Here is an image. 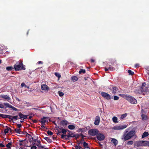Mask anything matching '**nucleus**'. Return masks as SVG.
I'll return each mask as SVG.
<instances>
[{
  "instance_id": "f257e3e1",
  "label": "nucleus",
  "mask_w": 149,
  "mask_h": 149,
  "mask_svg": "<svg viewBox=\"0 0 149 149\" xmlns=\"http://www.w3.org/2000/svg\"><path fill=\"white\" fill-rule=\"evenodd\" d=\"M14 69L15 71H19L20 70H25V66L24 65L22 61L16 63L14 66Z\"/></svg>"
},
{
  "instance_id": "f03ea898",
  "label": "nucleus",
  "mask_w": 149,
  "mask_h": 149,
  "mask_svg": "<svg viewBox=\"0 0 149 149\" xmlns=\"http://www.w3.org/2000/svg\"><path fill=\"white\" fill-rule=\"evenodd\" d=\"M122 96L131 104H134L137 103L136 100L130 95L123 94Z\"/></svg>"
},
{
  "instance_id": "7ed1b4c3",
  "label": "nucleus",
  "mask_w": 149,
  "mask_h": 149,
  "mask_svg": "<svg viewBox=\"0 0 149 149\" xmlns=\"http://www.w3.org/2000/svg\"><path fill=\"white\" fill-rule=\"evenodd\" d=\"M135 134V131L134 130H131L127 134H124L123 135L124 138L123 139L124 141H126L128 140L133 136Z\"/></svg>"
},
{
  "instance_id": "20e7f679",
  "label": "nucleus",
  "mask_w": 149,
  "mask_h": 149,
  "mask_svg": "<svg viewBox=\"0 0 149 149\" xmlns=\"http://www.w3.org/2000/svg\"><path fill=\"white\" fill-rule=\"evenodd\" d=\"M146 141H139L136 142L134 144V147L146 146Z\"/></svg>"
},
{
  "instance_id": "39448f33",
  "label": "nucleus",
  "mask_w": 149,
  "mask_h": 149,
  "mask_svg": "<svg viewBox=\"0 0 149 149\" xmlns=\"http://www.w3.org/2000/svg\"><path fill=\"white\" fill-rule=\"evenodd\" d=\"M98 133L99 130L97 129H91L88 131V134L92 136L97 135Z\"/></svg>"
},
{
  "instance_id": "423d86ee",
  "label": "nucleus",
  "mask_w": 149,
  "mask_h": 149,
  "mask_svg": "<svg viewBox=\"0 0 149 149\" xmlns=\"http://www.w3.org/2000/svg\"><path fill=\"white\" fill-rule=\"evenodd\" d=\"M97 139L99 141H103L105 139L104 135L102 133H98L96 135Z\"/></svg>"
},
{
  "instance_id": "0eeeda50",
  "label": "nucleus",
  "mask_w": 149,
  "mask_h": 149,
  "mask_svg": "<svg viewBox=\"0 0 149 149\" xmlns=\"http://www.w3.org/2000/svg\"><path fill=\"white\" fill-rule=\"evenodd\" d=\"M49 119V117H43V118H41L40 120H39L41 124H45L46 122H48V120Z\"/></svg>"
},
{
  "instance_id": "6e6552de",
  "label": "nucleus",
  "mask_w": 149,
  "mask_h": 149,
  "mask_svg": "<svg viewBox=\"0 0 149 149\" xmlns=\"http://www.w3.org/2000/svg\"><path fill=\"white\" fill-rule=\"evenodd\" d=\"M102 96L104 98L107 100H109L111 99L110 95L107 93L102 92L101 93Z\"/></svg>"
},
{
  "instance_id": "1a4fd4ad",
  "label": "nucleus",
  "mask_w": 149,
  "mask_h": 149,
  "mask_svg": "<svg viewBox=\"0 0 149 149\" xmlns=\"http://www.w3.org/2000/svg\"><path fill=\"white\" fill-rule=\"evenodd\" d=\"M127 126L125 125H123L121 126H117L114 127L113 129L115 130H122L125 128Z\"/></svg>"
},
{
  "instance_id": "9d476101",
  "label": "nucleus",
  "mask_w": 149,
  "mask_h": 149,
  "mask_svg": "<svg viewBox=\"0 0 149 149\" xmlns=\"http://www.w3.org/2000/svg\"><path fill=\"white\" fill-rule=\"evenodd\" d=\"M134 92L136 94H141L142 93L143 94H144L141 86L137 87L135 90Z\"/></svg>"
},
{
  "instance_id": "9b49d317",
  "label": "nucleus",
  "mask_w": 149,
  "mask_h": 149,
  "mask_svg": "<svg viewBox=\"0 0 149 149\" xmlns=\"http://www.w3.org/2000/svg\"><path fill=\"white\" fill-rule=\"evenodd\" d=\"M146 83L144 82L142 83V86H141L143 93L146 92L148 90V87L146 86Z\"/></svg>"
},
{
  "instance_id": "f8f14e48",
  "label": "nucleus",
  "mask_w": 149,
  "mask_h": 149,
  "mask_svg": "<svg viewBox=\"0 0 149 149\" xmlns=\"http://www.w3.org/2000/svg\"><path fill=\"white\" fill-rule=\"evenodd\" d=\"M18 116L19 117V118L22 120H24L27 118V117L29 115H24L22 114L21 113L19 112L18 113Z\"/></svg>"
},
{
  "instance_id": "ddd939ff",
  "label": "nucleus",
  "mask_w": 149,
  "mask_h": 149,
  "mask_svg": "<svg viewBox=\"0 0 149 149\" xmlns=\"http://www.w3.org/2000/svg\"><path fill=\"white\" fill-rule=\"evenodd\" d=\"M100 121V118L99 116H96L94 122V124L96 125H99Z\"/></svg>"
},
{
  "instance_id": "4468645a",
  "label": "nucleus",
  "mask_w": 149,
  "mask_h": 149,
  "mask_svg": "<svg viewBox=\"0 0 149 149\" xmlns=\"http://www.w3.org/2000/svg\"><path fill=\"white\" fill-rule=\"evenodd\" d=\"M10 118L9 119L10 120H9V122H11L12 121L13 123H14L13 122V120L15 119V120H17L18 119V116H12L10 115Z\"/></svg>"
},
{
  "instance_id": "2eb2a0df",
  "label": "nucleus",
  "mask_w": 149,
  "mask_h": 149,
  "mask_svg": "<svg viewBox=\"0 0 149 149\" xmlns=\"http://www.w3.org/2000/svg\"><path fill=\"white\" fill-rule=\"evenodd\" d=\"M1 98L4 99H6L8 101H9L10 100V98L7 95H1Z\"/></svg>"
},
{
  "instance_id": "dca6fc26",
  "label": "nucleus",
  "mask_w": 149,
  "mask_h": 149,
  "mask_svg": "<svg viewBox=\"0 0 149 149\" xmlns=\"http://www.w3.org/2000/svg\"><path fill=\"white\" fill-rule=\"evenodd\" d=\"M61 124L63 126H65L68 124V121L65 120H62L61 121Z\"/></svg>"
},
{
  "instance_id": "f3484780",
  "label": "nucleus",
  "mask_w": 149,
  "mask_h": 149,
  "mask_svg": "<svg viewBox=\"0 0 149 149\" xmlns=\"http://www.w3.org/2000/svg\"><path fill=\"white\" fill-rule=\"evenodd\" d=\"M111 142L114 144L113 145L116 146L118 143V141L115 139L112 138Z\"/></svg>"
},
{
  "instance_id": "a211bd4d",
  "label": "nucleus",
  "mask_w": 149,
  "mask_h": 149,
  "mask_svg": "<svg viewBox=\"0 0 149 149\" xmlns=\"http://www.w3.org/2000/svg\"><path fill=\"white\" fill-rule=\"evenodd\" d=\"M112 93L114 94H116L118 90V88L116 86H113L112 88Z\"/></svg>"
},
{
  "instance_id": "6ab92c4d",
  "label": "nucleus",
  "mask_w": 149,
  "mask_h": 149,
  "mask_svg": "<svg viewBox=\"0 0 149 149\" xmlns=\"http://www.w3.org/2000/svg\"><path fill=\"white\" fill-rule=\"evenodd\" d=\"M41 89L43 90H47L48 89V87L46 84H42L41 86Z\"/></svg>"
},
{
  "instance_id": "aec40b11",
  "label": "nucleus",
  "mask_w": 149,
  "mask_h": 149,
  "mask_svg": "<svg viewBox=\"0 0 149 149\" xmlns=\"http://www.w3.org/2000/svg\"><path fill=\"white\" fill-rule=\"evenodd\" d=\"M0 116L3 118H8L9 119H10V115H4L0 113Z\"/></svg>"
},
{
  "instance_id": "412c9836",
  "label": "nucleus",
  "mask_w": 149,
  "mask_h": 149,
  "mask_svg": "<svg viewBox=\"0 0 149 149\" xmlns=\"http://www.w3.org/2000/svg\"><path fill=\"white\" fill-rule=\"evenodd\" d=\"M25 132L26 133V136H27V135L28 136V137L29 138V140H30V141H31V140H33V137H32V136L30 134H28L26 132Z\"/></svg>"
},
{
  "instance_id": "4be33fe9",
  "label": "nucleus",
  "mask_w": 149,
  "mask_h": 149,
  "mask_svg": "<svg viewBox=\"0 0 149 149\" xmlns=\"http://www.w3.org/2000/svg\"><path fill=\"white\" fill-rule=\"evenodd\" d=\"M149 135V134L148 132H145L142 135V138H143L146 137L148 136Z\"/></svg>"
},
{
  "instance_id": "5701e85b",
  "label": "nucleus",
  "mask_w": 149,
  "mask_h": 149,
  "mask_svg": "<svg viewBox=\"0 0 149 149\" xmlns=\"http://www.w3.org/2000/svg\"><path fill=\"white\" fill-rule=\"evenodd\" d=\"M111 64L112 65H115V66H116H116H117L118 65V64H117V63L116 60H113L111 61Z\"/></svg>"
},
{
  "instance_id": "b1692460",
  "label": "nucleus",
  "mask_w": 149,
  "mask_h": 149,
  "mask_svg": "<svg viewBox=\"0 0 149 149\" xmlns=\"http://www.w3.org/2000/svg\"><path fill=\"white\" fill-rule=\"evenodd\" d=\"M71 79L73 81L75 82L78 80V78L76 76H73L71 77Z\"/></svg>"
},
{
  "instance_id": "393cba45",
  "label": "nucleus",
  "mask_w": 149,
  "mask_h": 149,
  "mask_svg": "<svg viewBox=\"0 0 149 149\" xmlns=\"http://www.w3.org/2000/svg\"><path fill=\"white\" fill-rule=\"evenodd\" d=\"M68 127L69 129L73 130L75 128V127L73 125H68Z\"/></svg>"
},
{
  "instance_id": "a878e982",
  "label": "nucleus",
  "mask_w": 149,
  "mask_h": 149,
  "mask_svg": "<svg viewBox=\"0 0 149 149\" xmlns=\"http://www.w3.org/2000/svg\"><path fill=\"white\" fill-rule=\"evenodd\" d=\"M141 116L142 120H146L147 119V116L144 114H141Z\"/></svg>"
},
{
  "instance_id": "bb28decb",
  "label": "nucleus",
  "mask_w": 149,
  "mask_h": 149,
  "mask_svg": "<svg viewBox=\"0 0 149 149\" xmlns=\"http://www.w3.org/2000/svg\"><path fill=\"white\" fill-rule=\"evenodd\" d=\"M117 120V118L116 116L113 117L112 118L113 121L115 123H118Z\"/></svg>"
},
{
  "instance_id": "cd10ccee",
  "label": "nucleus",
  "mask_w": 149,
  "mask_h": 149,
  "mask_svg": "<svg viewBox=\"0 0 149 149\" xmlns=\"http://www.w3.org/2000/svg\"><path fill=\"white\" fill-rule=\"evenodd\" d=\"M20 129H15L14 130L15 132L17 133L20 134L21 132Z\"/></svg>"
},
{
  "instance_id": "c85d7f7f",
  "label": "nucleus",
  "mask_w": 149,
  "mask_h": 149,
  "mask_svg": "<svg viewBox=\"0 0 149 149\" xmlns=\"http://www.w3.org/2000/svg\"><path fill=\"white\" fill-rule=\"evenodd\" d=\"M3 104L4 105V106L6 107L5 108H6L7 107L10 108V107L11 105L8 103H3Z\"/></svg>"
},
{
  "instance_id": "c756f323",
  "label": "nucleus",
  "mask_w": 149,
  "mask_h": 149,
  "mask_svg": "<svg viewBox=\"0 0 149 149\" xmlns=\"http://www.w3.org/2000/svg\"><path fill=\"white\" fill-rule=\"evenodd\" d=\"M13 69V67L12 66H8L6 68V70L8 71H11Z\"/></svg>"
},
{
  "instance_id": "7c9ffc66",
  "label": "nucleus",
  "mask_w": 149,
  "mask_h": 149,
  "mask_svg": "<svg viewBox=\"0 0 149 149\" xmlns=\"http://www.w3.org/2000/svg\"><path fill=\"white\" fill-rule=\"evenodd\" d=\"M44 139L46 140L49 143H51L52 142V140L49 137H45L44 138Z\"/></svg>"
},
{
  "instance_id": "2f4dec72",
  "label": "nucleus",
  "mask_w": 149,
  "mask_h": 149,
  "mask_svg": "<svg viewBox=\"0 0 149 149\" xmlns=\"http://www.w3.org/2000/svg\"><path fill=\"white\" fill-rule=\"evenodd\" d=\"M127 116V114L126 113L122 114L120 117V119H123L124 118L126 117Z\"/></svg>"
},
{
  "instance_id": "473e14b6",
  "label": "nucleus",
  "mask_w": 149,
  "mask_h": 149,
  "mask_svg": "<svg viewBox=\"0 0 149 149\" xmlns=\"http://www.w3.org/2000/svg\"><path fill=\"white\" fill-rule=\"evenodd\" d=\"M12 145V143L11 142L8 143L6 145V146L8 148H11V146Z\"/></svg>"
},
{
  "instance_id": "72a5a7b5",
  "label": "nucleus",
  "mask_w": 149,
  "mask_h": 149,
  "mask_svg": "<svg viewBox=\"0 0 149 149\" xmlns=\"http://www.w3.org/2000/svg\"><path fill=\"white\" fill-rule=\"evenodd\" d=\"M108 67L109 70L111 71H113L114 70V68L112 67L111 65H110Z\"/></svg>"
},
{
  "instance_id": "f704fd0d",
  "label": "nucleus",
  "mask_w": 149,
  "mask_h": 149,
  "mask_svg": "<svg viewBox=\"0 0 149 149\" xmlns=\"http://www.w3.org/2000/svg\"><path fill=\"white\" fill-rule=\"evenodd\" d=\"M58 94L59 95L60 97H62L64 95V93L60 91H58Z\"/></svg>"
},
{
  "instance_id": "c9c22d12",
  "label": "nucleus",
  "mask_w": 149,
  "mask_h": 149,
  "mask_svg": "<svg viewBox=\"0 0 149 149\" xmlns=\"http://www.w3.org/2000/svg\"><path fill=\"white\" fill-rule=\"evenodd\" d=\"M6 127H8L7 128L5 129L4 130V132L5 134H6L8 132L9 129L8 127L7 126H6Z\"/></svg>"
},
{
  "instance_id": "e433bc0d",
  "label": "nucleus",
  "mask_w": 149,
  "mask_h": 149,
  "mask_svg": "<svg viewBox=\"0 0 149 149\" xmlns=\"http://www.w3.org/2000/svg\"><path fill=\"white\" fill-rule=\"evenodd\" d=\"M86 71L85 70L83 69H80V70L79 71V74H81L82 72L83 73H85Z\"/></svg>"
},
{
  "instance_id": "4c0bfd02",
  "label": "nucleus",
  "mask_w": 149,
  "mask_h": 149,
  "mask_svg": "<svg viewBox=\"0 0 149 149\" xmlns=\"http://www.w3.org/2000/svg\"><path fill=\"white\" fill-rule=\"evenodd\" d=\"M128 72L129 73V74L130 75H132L134 74V73L132 71L130 70H128Z\"/></svg>"
},
{
  "instance_id": "58836bf2",
  "label": "nucleus",
  "mask_w": 149,
  "mask_h": 149,
  "mask_svg": "<svg viewBox=\"0 0 149 149\" xmlns=\"http://www.w3.org/2000/svg\"><path fill=\"white\" fill-rule=\"evenodd\" d=\"M69 136H70V137H74L75 136H74V134L73 133H68V134Z\"/></svg>"
},
{
  "instance_id": "ea45409f",
  "label": "nucleus",
  "mask_w": 149,
  "mask_h": 149,
  "mask_svg": "<svg viewBox=\"0 0 149 149\" xmlns=\"http://www.w3.org/2000/svg\"><path fill=\"white\" fill-rule=\"evenodd\" d=\"M67 131V130L65 129H63L62 130L61 132L63 134H66V132Z\"/></svg>"
},
{
  "instance_id": "a19ab883",
  "label": "nucleus",
  "mask_w": 149,
  "mask_h": 149,
  "mask_svg": "<svg viewBox=\"0 0 149 149\" xmlns=\"http://www.w3.org/2000/svg\"><path fill=\"white\" fill-rule=\"evenodd\" d=\"M70 136H69L68 135V134H67V135L65 134V137L64 139L66 140H68L70 139Z\"/></svg>"
},
{
  "instance_id": "79ce46f5",
  "label": "nucleus",
  "mask_w": 149,
  "mask_h": 149,
  "mask_svg": "<svg viewBox=\"0 0 149 149\" xmlns=\"http://www.w3.org/2000/svg\"><path fill=\"white\" fill-rule=\"evenodd\" d=\"M33 141V145H35V142H38V140L37 139H33V140H31V141Z\"/></svg>"
},
{
  "instance_id": "37998d69",
  "label": "nucleus",
  "mask_w": 149,
  "mask_h": 149,
  "mask_svg": "<svg viewBox=\"0 0 149 149\" xmlns=\"http://www.w3.org/2000/svg\"><path fill=\"white\" fill-rule=\"evenodd\" d=\"M10 108L12 109H13V110H14L15 111H18V109H17L13 106L12 105H11Z\"/></svg>"
},
{
  "instance_id": "c03bdc74",
  "label": "nucleus",
  "mask_w": 149,
  "mask_h": 149,
  "mask_svg": "<svg viewBox=\"0 0 149 149\" xmlns=\"http://www.w3.org/2000/svg\"><path fill=\"white\" fill-rule=\"evenodd\" d=\"M133 143V142L132 141H128L127 144L128 145H132Z\"/></svg>"
},
{
  "instance_id": "a18cd8bd",
  "label": "nucleus",
  "mask_w": 149,
  "mask_h": 149,
  "mask_svg": "<svg viewBox=\"0 0 149 149\" xmlns=\"http://www.w3.org/2000/svg\"><path fill=\"white\" fill-rule=\"evenodd\" d=\"M74 136H75L74 137L75 138V139L76 140L79 138L80 136L79 134H74Z\"/></svg>"
},
{
  "instance_id": "49530a36",
  "label": "nucleus",
  "mask_w": 149,
  "mask_h": 149,
  "mask_svg": "<svg viewBox=\"0 0 149 149\" xmlns=\"http://www.w3.org/2000/svg\"><path fill=\"white\" fill-rule=\"evenodd\" d=\"M55 75L58 78H59L61 77L60 74L58 73L55 72Z\"/></svg>"
},
{
  "instance_id": "de8ad7c7",
  "label": "nucleus",
  "mask_w": 149,
  "mask_h": 149,
  "mask_svg": "<svg viewBox=\"0 0 149 149\" xmlns=\"http://www.w3.org/2000/svg\"><path fill=\"white\" fill-rule=\"evenodd\" d=\"M75 149H83L80 146H78L76 145L75 146Z\"/></svg>"
},
{
  "instance_id": "09e8293b",
  "label": "nucleus",
  "mask_w": 149,
  "mask_h": 149,
  "mask_svg": "<svg viewBox=\"0 0 149 149\" xmlns=\"http://www.w3.org/2000/svg\"><path fill=\"white\" fill-rule=\"evenodd\" d=\"M47 133L48 135H52L53 134V132L49 130L47 131Z\"/></svg>"
},
{
  "instance_id": "8fccbe9b",
  "label": "nucleus",
  "mask_w": 149,
  "mask_h": 149,
  "mask_svg": "<svg viewBox=\"0 0 149 149\" xmlns=\"http://www.w3.org/2000/svg\"><path fill=\"white\" fill-rule=\"evenodd\" d=\"M83 145L84 147L86 148L87 146L88 145V144L84 141L83 143Z\"/></svg>"
},
{
  "instance_id": "3c124183",
  "label": "nucleus",
  "mask_w": 149,
  "mask_h": 149,
  "mask_svg": "<svg viewBox=\"0 0 149 149\" xmlns=\"http://www.w3.org/2000/svg\"><path fill=\"white\" fill-rule=\"evenodd\" d=\"M84 129H82V128H79L77 130V132H81V133H82L83 132V130H84Z\"/></svg>"
},
{
  "instance_id": "603ef678",
  "label": "nucleus",
  "mask_w": 149,
  "mask_h": 149,
  "mask_svg": "<svg viewBox=\"0 0 149 149\" xmlns=\"http://www.w3.org/2000/svg\"><path fill=\"white\" fill-rule=\"evenodd\" d=\"M119 97L118 96H116V95H115L114 96V99L115 100H118L119 99Z\"/></svg>"
},
{
  "instance_id": "864d4df0",
  "label": "nucleus",
  "mask_w": 149,
  "mask_h": 149,
  "mask_svg": "<svg viewBox=\"0 0 149 149\" xmlns=\"http://www.w3.org/2000/svg\"><path fill=\"white\" fill-rule=\"evenodd\" d=\"M5 145L3 144V142L0 143V147L3 148L5 147Z\"/></svg>"
},
{
  "instance_id": "5fc2aeb1",
  "label": "nucleus",
  "mask_w": 149,
  "mask_h": 149,
  "mask_svg": "<svg viewBox=\"0 0 149 149\" xmlns=\"http://www.w3.org/2000/svg\"><path fill=\"white\" fill-rule=\"evenodd\" d=\"M17 126L19 128V129H20V128L22 127V125L21 124H17Z\"/></svg>"
},
{
  "instance_id": "6e6d98bb",
  "label": "nucleus",
  "mask_w": 149,
  "mask_h": 149,
  "mask_svg": "<svg viewBox=\"0 0 149 149\" xmlns=\"http://www.w3.org/2000/svg\"><path fill=\"white\" fill-rule=\"evenodd\" d=\"M79 134V136H81L82 138V139H84V137H85V136H84V135H83L82 134V133H81V134Z\"/></svg>"
},
{
  "instance_id": "4d7b16f0",
  "label": "nucleus",
  "mask_w": 149,
  "mask_h": 149,
  "mask_svg": "<svg viewBox=\"0 0 149 149\" xmlns=\"http://www.w3.org/2000/svg\"><path fill=\"white\" fill-rule=\"evenodd\" d=\"M65 136V135L62 134L61 135V138L62 139H64Z\"/></svg>"
},
{
  "instance_id": "13d9d810",
  "label": "nucleus",
  "mask_w": 149,
  "mask_h": 149,
  "mask_svg": "<svg viewBox=\"0 0 149 149\" xmlns=\"http://www.w3.org/2000/svg\"><path fill=\"white\" fill-rule=\"evenodd\" d=\"M146 146H148L149 147V141H146Z\"/></svg>"
},
{
  "instance_id": "bf43d9fd",
  "label": "nucleus",
  "mask_w": 149,
  "mask_h": 149,
  "mask_svg": "<svg viewBox=\"0 0 149 149\" xmlns=\"http://www.w3.org/2000/svg\"><path fill=\"white\" fill-rule=\"evenodd\" d=\"M37 146H38L40 148H44V147L43 146H41V145H39V144H36Z\"/></svg>"
},
{
  "instance_id": "052dcab7",
  "label": "nucleus",
  "mask_w": 149,
  "mask_h": 149,
  "mask_svg": "<svg viewBox=\"0 0 149 149\" xmlns=\"http://www.w3.org/2000/svg\"><path fill=\"white\" fill-rule=\"evenodd\" d=\"M37 147L35 146H33L31 147V149H36Z\"/></svg>"
},
{
  "instance_id": "680f3d73",
  "label": "nucleus",
  "mask_w": 149,
  "mask_h": 149,
  "mask_svg": "<svg viewBox=\"0 0 149 149\" xmlns=\"http://www.w3.org/2000/svg\"><path fill=\"white\" fill-rule=\"evenodd\" d=\"M139 65L138 63H136L135 65V67H139Z\"/></svg>"
},
{
  "instance_id": "e2e57ef3",
  "label": "nucleus",
  "mask_w": 149,
  "mask_h": 149,
  "mask_svg": "<svg viewBox=\"0 0 149 149\" xmlns=\"http://www.w3.org/2000/svg\"><path fill=\"white\" fill-rule=\"evenodd\" d=\"M42 125L41 126V127L42 128H45V124H44L43 125V124H41Z\"/></svg>"
},
{
  "instance_id": "0e129e2a",
  "label": "nucleus",
  "mask_w": 149,
  "mask_h": 149,
  "mask_svg": "<svg viewBox=\"0 0 149 149\" xmlns=\"http://www.w3.org/2000/svg\"><path fill=\"white\" fill-rule=\"evenodd\" d=\"M145 113V111L143 109L141 110V114Z\"/></svg>"
},
{
  "instance_id": "69168bd1",
  "label": "nucleus",
  "mask_w": 149,
  "mask_h": 149,
  "mask_svg": "<svg viewBox=\"0 0 149 149\" xmlns=\"http://www.w3.org/2000/svg\"><path fill=\"white\" fill-rule=\"evenodd\" d=\"M107 67H105L104 70L105 71H107L109 70L108 67L107 66Z\"/></svg>"
},
{
  "instance_id": "338daca9",
  "label": "nucleus",
  "mask_w": 149,
  "mask_h": 149,
  "mask_svg": "<svg viewBox=\"0 0 149 149\" xmlns=\"http://www.w3.org/2000/svg\"><path fill=\"white\" fill-rule=\"evenodd\" d=\"M25 84L24 82L22 83L21 84V86L22 87L25 86Z\"/></svg>"
},
{
  "instance_id": "774afa93",
  "label": "nucleus",
  "mask_w": 149,
  "mask_h": 149,
  "mask_svg": "<svg viewBox=\"0 0 149 149\" xmlns=\"http://www.w3.org/2000/svg\"><path fill=\"white\" fill-rule=\"evenodd\" d=\"M4 106L2 104H0V108L2 109H3L4 108Z\"/></svg>"
}]
</instances>
